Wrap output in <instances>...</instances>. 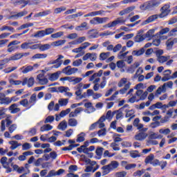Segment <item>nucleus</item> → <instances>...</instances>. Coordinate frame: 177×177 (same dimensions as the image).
Wrapping results in <instances>:
<instances>
[{
    "label": "nucleus",
    "instance_id": "obj_6",
    "mask_svg": "<svg viewBox=\"0 0 177 177\" xmlns=\"http://www.w3.org/2000/svg\"><path fill=\"white\" fill-rule=\"evenodd\" d=\"M174 86V82L172 81H169L167 83H165L162 86H160L157 90H156V94L157 95H161V93L167 92V88H172Z\"/></svg>",
    "mask_w": 177,
    "mask_h": 177
},
{
    "label": "nucleus",
    "instance_id": "obj_18",
    "mask_svg": "<svg viewBox=\"0 0 177 177\" xmlns=\"http://www.w3.org/2000/svg\"><path fill=\"white\" fill-rule=\"evenodd\" d=\"M19 105L17 104H11L8 109L11 111L12 114H16V113H19L20 111V108H18Z\"/></svg>",
    "mask_w": 177,
    "mask_h": 177
},
{
    "label": "nucleus",
    "instance_id": "obj_24",
    "mask_svg": "<svg viewBox=\"0 0 177 177\" xmlns=\"http://www.w3.org/2000/svg\"><path fill=\"white\" fill-rule=\"evenodd\" d=\"M68 125H69V127H77V125H78V120L75 118H69Z\"/></svg>",
    "mask_w": 177,
    "mask_h": 177
},
{
    "label": "nucleus",
    "instance_id": "obj_60",
    "mask_svg": "<svg viewBox=\"0 0 177 177\" xmlns=\"http://www.w3.org/2000/svg\"><path fill=\"white\" fill-rule=\"evenodd\" d=\"M82 64V59H79L73 62V66L74 67H78Z\"/></svg>",
    "mask_w": 177,
    "mask_h": 177
},
{
    "label": "nucleus",
    "instance_id": "obj_47",
    "mask_svg": "<svg viewBox=\"0 0 177 177\" xmlns=\"http://www.w3.org/2000/svg\"><path fill=\"white\" fill-rule=\"evenodd\" d=\"M35 102H37V94L33 93L29 100V103L32 104V106H34V104H35Z\"/></svg>",
    "mask_w": 177,
    "mask_h": 177
},
{
    "label": "nucleus",
    "instance_id": "obj_21",
    "mask_svg": "<svg viewBox=\"0 0 177 177\" xmlns=\"http://www.w3.org/2000/svg\"><path fill=\"white\" fill-rule=\"evenodd\" d=\"M104 121H106V115H102L97 122V125H98V128H104Z\"/></svg>",
    "mask_w": 177,
    "mask_h": 177
},
{
    "label": "nucleus",
    "instance_id": "obj_9",
    "mask_svg": "<svg viewBox=\"0 0 177 177\" xmlns=\"http://www.w3.org/2000/svg\"><path fill=\"white\" fill-rule=\"evenodd\" d=\"M177 44V38L176 37H171L168 39L166 41V46L167 50H171L174 45H176Z\"/></svg>",
    "mask_w": 177,
    "mask_h": 177
},
{
    "label": "nucleus",
    "instance_id": "obj_1",
    "mask_svg": "<svg viewBox=\"0 0 177 177\" xmlns=\"http://www.w3.org/2000/svg\"><path fill=\"white\" fill-rule=\"evenodd\" d=\"M161 5V0H150L140 6V10H154Z\"/></svg>",
    "mask_w": 177,
    "mask_h": 177
},
{
    "label": "nucleus",
    "instance_id": "obj_40",
    "mask_svg": "<svg viewBox=\"0 0 177 177\" xmlns=\"http://www.w3.org/2000/svg\"><path fill=\"white\" fill-rule=\"evenodd\" d=\"M104 13H106V11L103 10H100L98 11H93L91 12V15L93 17L95 16H103V15H104Z\"/></svg>",
    "mask_w": 177,
    "mask_h": 177
},
{
    "label": "nucleus",
    "instance_id": "obj_52",
    "mask_svg": "<svg viewBox=\"0 0 177 177\" xmlns=\"http://www.w3.org/2000/svg\"><path fill=\"white\" fill-rule=\"evenodd\" d=\"M68 103V99L62 98L59 100V104H60V106H67Z\"/></svg>",
    "mask_w": 177,
    "mask_h": 177
},
{
    "label": "nucleus",
    "instance_id": "obj_46",
    "mask_svg": "<svg viewBox=\"0 0 177 177\" xmlns=\"http://www.w3.org/2000/svg\"><path fill=\"white\" fill-rule=\"evenodd\" d=\"M31 147H32L31 144H30L28 142H25L22 145V150L24 151L30 150V149H31Z\"/></svg>",
    "mask_w": 177,
    "mask_h": 177
},
{
    "label": "nucleus",
    "instance_id": "obj_42",
    "mask_svg": "<svg viewBox=\"0 0 177 177\" xmlns=\"http://www.w3.org/2000/svg\"><path fill=\"white\" fill-rule=\"evenodd\" d=\"M6 111H8L7 109L3 107L0 109V120H2V118H5V117H6Z\"/></svg>",
    "mask_w": 177,
    "mask_h": 177
},
{
    "label": "nucleus",
    "instance_id": "obj_5",
    "mask_svg": "<svg viewBox=\"0 0 177 177\" xmlns=\"http://www.w3.org/2000/svg\"><path fill=\"white\" fill-rule=\"evenodd\" d=\"M110 19L107 17H96L90 20V24L96 26L97 24H104V23H107Z\"/></svg>",
    "mask_w": 177,
    "mask_h": 177
},
{
    "label": "nucleus",
    "instance_id": "obj_8",
    "mask_svg": "<svg viewBox=\"0 0 177 177\" xmlns=\"http://www.w3.org/2000/svg\"><path fill=\"white\" fill-rule=\"evenodd\" d=\"M1 164L2 166L6 169V173L10 174L12 172V168L9 166V162H8V158L6 156H3L1 158L0 160Z\"/></svg>",
    "mask_w": 177,
    "mask_h": 177
},
{
    "label": "nucleus",
    "instance_id": "obj_51",
    "mask_svg": "<svg viewBox=\"0 0 177 177\" xmlns=\"http://www.w3.org/2000/svg\"><path fill=\"white\" fill-rule=\"evenodd\" d=\"M98 136H106V133H107V129H106L105 128L102 129L100 130H99L97 132Z\"/></svg>",
    "mask_w": 177,
    "mask_h": 177
},
{
    "label": "nucleus",
    "instance_id": "obj_33",
    "mask_svg": "<svg viewBox=\"0 0 177 177\" xmlns=\"http://www.w3.org/2000/svg\"><path fill=\"white\" fill-rule=\"evenodd\" d=\"M154 160V155L153 153L149 154L145 160L146 164H151Z\"/></svg>",
    "mask_w": 177,
    "mask_h": 177
},
{
    "label": "nucleus",
    "instance_id": "obj_7",
    "mask_svg": "<svg viewBox=\"0 0 177 177\" xmlns=\"http://www.w3.org/2000/svg\"><path fill=\"white\" fill-rule=\"evenodd\" d=\"M77 71L78 68H71V66H68L62 69V73H63V74H66V75H73V74H75Z\"/></svg>",
    "mask_w": 177,
    "mask_h": 177
},
{
    "label": "nucleus",
    "instance_id": "obj_48",
    "mask_svg": "<svg viewBox=\"0 0 177 177\" xmlns=\"http://www.w3.org/2000/svg\"><path fill=\"white\" fill-rule=\"evenodd\" d=\"M54 121H55V116L49 115L46 118L44 121V124H49V123L50 124Z\"/></svg>",
    "mask_w": 177,
    "mask_h": 177
},
{
    "label": "nucleus",
    "instance_id": "obj_37",
    "mask_svg": "<svg viewBox=\"0 0 177 177\" xmlns=\"http://www.w3.org/2000/svg\"><path fill=\"white\" fill-rule=\"evenodd\" d=\"M12 100H13V99H10V97H5L1 100L0 103H1V104L8 105V104H10V103H12Z\"/></svg>",
    "mask_w": 177,
    "mask_h": 177
},
{
    "label": "nucleus",
    "instance_id": "obj_30",
    "mask_svg": "<svg viewBox=\"0 0 177 177\" xmlns=\"http://www.w3.org/2000/svg\"><path fill=\"white\" fill-rule=\"evenodd\" d=\"M145 53V48H142L140 50H134L132 51L133 56H142Z\"/></svg>",
    "mask_w": 177,
    "mask_h": 177
},
{
    "label": "nucleus",
    "instance_id": "obj_45",
    "mask_svg": "<svg viewBox=\"0 0 177 177\" xmlns=\"http://www.w3.org/2000/svg\"><path fill=\"white\" fill-rule=\"evenodd\" d=\"M130 156L132 158H138V157H140V155L139 154V151L136 150L131 151Z\"/></svg>",
    "mask_w": 177,
    "mask_h": 177
},
{
    "label": "nucleus",
    "instance_id": "obj_13",
    "mask_svg": "<svg viewBox=\"0 0 177 177\" xmlns=\"http://www.w3.org/2000/svg\"><path fill=\"white\" fill-rule=\"evenodd\" d=\"M88 59H90L91 62H95L96 59H97V54L95 53H87L84 57L83 60L86 61Z\"/></svg>",
    "mask_w": 177,
    "mask_h": 177
},
{
    "label": "nucleus",
    "instance_id": "obj_20",
    "mask_svg": "<svg viewBox=\"0 0 177 177\" xmlns=\"http://www.w3.org/2000/svg\"><path fill=\"white\" fill-rule=\"evenodd\" d=\"M146 138H147V133L144 132H140L135 136L136 140H145Z\"/></svg>",
    "mask_w": 177,
    "mask_h": 177
},
{
    "label": "nucleus",
    "instance_id": "obj_3",
    "mask_svg": "<svg viewBox=\"0 0 177 177\" xmlns=\"http://www.w3.org/2000/svg\"><path fill=\"white\" fill-rule=\"evenodd\" d=\"M131 85H132V84L131 83V82L128 81V79L125 77L122 78L118 83V88H122V86L124 87L119 91V93H120V95H124V93H127L128 89L131 88Z\"/></svg>",
    "mask_w": 177,
    "mask_h": 177
},
{
    "label": "nucleus",
    "instance_id": "obj_22",
    "mask_svg": "<svg viewBox=\"0 0 177 177\" xmlns=\"http://www.w3.org/2000/svg\"><path fill=\"white\" fill-rule=\"evenodd\" d=\"M87 35H88L89 39H92L97 37V31L95 29H92L87 32Z\"/></svg>",
    "mask_w": 177,
    "mask_h": 177
},
{
    "label": "nucleus",
    "instance_id": "obj_54",
    "mask_svg": "<svg viewBox=\"0 0 177 177\" xmlns=\"http://www.w3.org/2000/svg\"><path fill=\"white\" fill-rule=\"evenodd\" d=\"M159 133H162V135H169L171 133V129H159Z\"/></svg>",
    "mask_w": 177,
    "mask_h": 177
},
{
    "label": "nucleus",
    "instance_id": "obj_49",
    "mask_svg": "<svg viewBox=\"0 0 177 177\" xmlns=\"http://www.w3.org/2000/svg\"><path fill=\"white\" fill-rule=\"evenodd\" d=\"M28 13V10H24L23 11L20 12H17V19H19L20 17H23L26 15H27Z\"/></svg>",
    "mask_w": 177,
    "mask_h": 177
},
{
    "label": "nucleus",
    "instance_id": "obj_17",
    "mask_svg": "<svg viewBox=\"0 0 177 177\" xmlns=\"http://www.w3.org/2000/svg\"><path fill=\"white\" fill-rule=\"evenodd\" d=\"M75 30H76V31H85L86 30H89V27H88V23H82L80 26H76Z\"/></svg>",
    "mask_w": 177,
    "mask_h": 177
},
{
    "label": "nucleus",
    "instance_id": "obj_62",
    "mask_svg": "<svg viewBox=\"0 0 177 177\" xmlns=\"http://www.w3.org/2000/svg\"><path fill=\"white\" fill-rule=\"evenodd\" d=\"M81 81H82V77H73L72 82H73V85H77V84H80Z\"/></svg>",
    "mask_w": 177,
    "mask_h": 177
},
{
    "label": "nucleus",
    "instance_id": "obj_10",
    "mask_svg": "<svg viewBox=\"0 0 177 177\" xmlns=\"http://www.w3.org/2000/svg\"><path fill=\"white\" fill-rule=\"evenodd\" d=\"M19 44H20V41L17 40H14L10 42L9 44L8 45V50H7L8 53H12V52L16 50V49H17V46H16V45H19Z\"/></svg>",
    "mask_w": 177,
    "mask_h": 177
},
{
    "label": "nucleus",
    "instance_id": "obj_61",
    "mask_svg": "<svg viewBox=\"0 0 177 177\" xmlns=\"http://www.w3.org/2000/svg\"><path fill=\"white\" fill-rule=\"evenodd\" d=\"M177 27L173 28L169 32V37H176Z\"/></svg>",
    "mask_w": 177,
    "mask_h": 177
},
{
    "label": "nucleus",
    "instance_id": "obj_39",
    "mask_svg": "<svg viewBox=\"0 0 177 177\" xmlns=\"http://www.w3.org/2000/svg\"><path fill=\"white\" fill-rule=\"evenodd\" d=\"M5 30H8V31H10L11 32H15V28L12 26H3L0 28V31H5Z\"/></svg>",
    "mask_w": 177,
    "mask_h": 177
},
{
    "label": "nucleus",
    "instance_id": "obj_36",
    "mask_svg": "<svg viewBox=\"0 0 177 177\" xmlns=\"http://www.w3.org/2000/svg\"><path fill=\"white\" fill-rule=\"evenodd\" d=\"M154 29L149 30L145 35V38H148V39H151L153 37H154Z\"/></svg>",
    "mask_w": 177,
    "mask_h": 177
},
{
    "label": "nucleus",
    "instance_id": "obj_57",
    "mask_svg": "<svg viewBox=\"0 0 177 177\" xmlns=\"http://www.w3.org/2000/svg\"><path fill=\"white\" fill-rule=\"evenodd\" d=\"M29 136H35L37 135V128L33 127L28 131Z\"/></svg>",
    "mask_w": 177,
    "mask_h": 177
},
{
    "label": "nucleus",
    "instance_id": "obj_53",
    "mask_svg": "<svg viewBox=\"0 0 177 177\" xmlns=\"http://www.w3.org/2000/svg\"><path fill=\"white\" fill-rule=\"evenodd\" d=\"M59 91L61 93H66V92H70V88L68 87H66V86H59L58 88Z\"/></svg>",
    "mask_w": 177,
    "mask_h": 177
},
{
    "label": "nucleus",
    "instance_id": "obj_55",
    "mask_svg": "<svg viewBox=\"0 0 177 177\" xmlns=\"http://www.w3.org/2000/svg\"><path fill=\"white\" fill-rule=\"evenodd\" d=\"M17 129V124H13L8 127L10 133H13V131Z\"/></svg>",
    "mask_w": 177,
    "mask_h": 177
},
{
    "label": "nucleus",
    "instance_id": "obj_15",
    "mask_svg": "<svg viewBox=\"0 0 177 177\" xmlns=\"http://www.w3.org/2000/svg\"><path fill=\"white\" fill-rule=\"evenodd\" d=\"M28 156H34V152L30 151H25L22 153V155H20L18 157V160L19 161H26V160H27V157H28Z\"/></svg>",
    "mask_w": 177,
    "mask_h": 177
},
{
    "label": "nucleus",
    "instance_id": "obj_14",
    "mask_svg": "<svg viewBox=\"0 0 177 177\" xmlns=\"http://www.w3.org/2000/svg\"><path fill=\"white\" fill-rule=\"evenodd\" d=\"M71 111V109L68 108L66 110L62 111L59 113V115L56 114L55 115V120L56 121H60V117H66L67 114H70V112Z\"/></svg>",
    "mask_w": 177,
    "mask_h": 177
},
{
    "label": "nucleus",
    "instance_id": "obj_43",
    "mask_svg": "<svg viewBox=\"0 0 177 177\" xmlns=\"http://www.w3.org/2000/svg\"><path fill=\"white\" fill-rule=\"evenodd\" d=\"M111 53L110 52H106V53H102L100 55V60H106L109 56H110Z\"/></svg>",
    "mask_w": 177,
    "mask_h": 177
},
{
    "label": "nucleus",
    "instance_id": "obj_28",
    "mask_svg": "<svg viewBox=\"0 0 177 177\" xmlns=\"http://www.w3.org/2000/svg\"><path fill=\"white\" fill-rule=\"evenodd\" d=\"M20 70H22L23 74H27L28 73H30V71H32L34 70V66H28L26 67L23 66L20 68Z\"/></svg>",
    "mask_w": 177,
    "mask_h": 177
},
{
    "label": "nucleus",
    "instance_id": "obj_38",
    "mask_svg": "<svg viewBox=\"0 0 177 177\" xmlns=\"http://www.w3.org/2000/svg\"><path fill=\"white\" fill-rule=\"evenodd\" d=\"M145 38H146L145 35H137L134 37V41H135V42H142V41H145Z\"/></svg>",
    "mask_w": 177,
    "mask_h": 177
},
{
    "label": "nucleus",
    "instance_id": "obj_44",
    "mask_svg": "<svg viewBox=\"0 0 177 177\" xmlns=\"http://www.w3.org/2000/svg\"><path fill=\"white\" fill-rule=\"evenodd\" d=\"M67 8L64 6H61L59 8H55L54 10V13L55 15H59V13H62V12H64Z\"/></svg>",
    "mask_w": 177,
    "mask_h": 177
},
{
    "label": "nucleus",
    "instance_id": "obj_29",
    "mask_svg": "<svg viewBox=\"0 0 177 177\" xmlns=\"http://www.w3.org/2000/svg\"><path fill=\"white\" fill-rule=\"evenodd\" d=\"M21 59V53H15L14 55L10 57L9 59H6L7 62H10V60H20Z\"/></svg>",
    "mask_w": 177,
    "mask_h": 177
},
{
    "label": "nucleus",
    "instance_id": "obj_2",
    "mask_svg": "<svg viewBox=\"0 0 177 177\" xmlns=\"http://www.w3.org/2000/svg\"><path fill=\"white\" fill-rule=\"evenodd\" d=\"M120 167V162L116 160L111 161L109 165L103 166L101 169H102V175L104 176L109 175L111 171L117 169Z\"/></svg>",
    "mask_w": 177,
    "mask_h": 177
},
{
    "label": "nucleus",
    "instance_id": "obj_11",
    "mask_svg": "<svg viewBox=\"0 0 177 177\" xmlns=\"http://www.w3.org/2000/svg\"><path fill=\"white\" fill-rule=\"evenodd\" d=\"M169 8H171L169 3L165 4L163 7H162L161 14L159 15L160 17H165V16H168L171 12V10H169Z\"/></svg>",
    "mask_w": 177,
    "mask_h": 177
},
{
    "label": "nucleus",
    "instance_id": "obj_12",
    "mask_svg": "<svg viewBox=\"0 0 177 177\" xmlns=\"http://www.w3.org/2000/svg\"><path fill=\"white\" fill-rule=\"evenodd\" d=\"M84 111V108L78 107L76 108L74 111H71L68 115L69 118H75V117L78 116V114H81Z\"/></svg>",
    "mask_w": 177,
    "mask_h": 177
},
{
    "label": "nucleus",
    "instance_id": "obj_35",
    "mask_svg": "<svg viewBox=\"0 0 177 177\" xmlns=\"http://www.w3.org/2000/svg\"><path fill=\"white\" fill-rule=\"evenodd\" d=\"M46 57H48V55L47 54H35V55H33L32 57V59H46Z\"/></svg>",
    "mask_w": 177,
    "mask_h": 177
},
{
    "label": "nucleus",
    "instance_id": "obj_32",
    "mask_svg": "<svg viewBox=\"0 0 177 177\" xmlns=\"http://www.w3.org/2000/svg\"><path fill=\"white\" fill-rule=\"evenodd\" d=\"M85 135L86 134L84 132H82L80 134H78L76 142H77V143H81V142H84L85 140Z\"/></svg>",
    "mask_w": 177,
    "mask_h": 177
},
{
    "label": "nucleus",
    "instance_id": "obj_26",
    "mask_svg": "<svg viewBox=\"0 0 177 177\" xmlns=\"http://www.w3.org/2000/svg\"><path fill=\"white\" fill-rule=\"evenodd\" d=\"M57 129L60 131H66L67 129V122L66 120L62 121L57 126Z\"/></svg>",
    "mask_w": 177,
    "mask_h": 177
},
{
    "label": "nucleus",
    "instance_id": "obj_34",
    "mask_svg": "<svg viewBox=\"0 0 177 177\" xmlns=\"http://www.w3.org/2000/svg\"><path fill=\"white\" fill-rule=\"evenodd\" d=\"M45 30H39V31H37V32H35L34 35H33V37L35 38H42V37H45Z\"/></svg>",
    "mask_w": 177,
    "mask_h": 177
},
{
    "label": "nucleus",
    "instance_id": "obj_27",
    "mask_svg": "<svg viewBox=\"0 0 177 177\" xmlns=\"http://www.w3.org/2000/svg\"><path fill=\"white\" fill-rule=\"evenodd\" d=\"M52 129H53V127L49 124H46L41 127L40 131L45 132L48 131H52Z\"/></svg>",
    "mask_w": 177,
    "mask_h": 177
},
{
    "label": "nucleus",
    "instance_id": "obj_16",
    "mask_svg": "<svg viewBox=\"0 0 177 177\" xmlns=\"http://www.w3.org/2000/svg\"><path fill=\"white\" fill-rule=\"evenodd\" d=\"M157 19H158V15H151L142 23V26H146V24H149V23H153V21L157 20Z\"/></svg>",
    "mask_w": 177,
    "mask_h": 177
},
{
    "label": "nucleus",
    "instance_id": "obj_56",
    "mask_svg": "<svg viewBox=\"0 0 177 177\" xmlns=\"http://www.w3.org/2000/svg\"><path fill=\"white\" fill-rule=\"evenodd\" d=\"M145 169H142V170H138L137 171L134 172L133 174V176H142V175H143V174H145Z\"/></svg>",
    "mask_w": 177,
    "mask_h": 177
},
{
    "label": "nucleus",
    "instance_id": "obj_63",
    "mask_svg": "<svg viewBox=\"0 0 177 177\" xmlns=\"http://www.w3.org/2000/svg\"><path fill=\"white\" fill-rule=\"evenodd\" d=\"M115 177H126L127 176V172L126 171H119L115 173Z\"/></svg>",
    "mask_w": 177,
    "mask_h": 177
},
{
    "label": "nucleus",
    "instance_id": "obj_25",
    "mask_svg": "<svg viewBox=\"0 0 177 177\" xmlns=\"http://www.w3.org/2000/svg\"><path fill=\"white\" fill-rule=\"evenodd\" d=\"M52 11H50V10H45L35 14V17H44V16H48V15H50Z\"/></svg>",
    "mask_w": 177,
    "mask_h": 177
},
{
    "label": "nucleus",
    "instance_id": "obj_41",
    "mask_svg": "<svg viewBox=\"0 0 177 177\" xmlns=\"http://www.w3.org/2000/svg\"><path fill=\"white\" fill-rule=\"evenodd\" d=\"M39 49L44 52L45 50L50 49V46L49 44H39Z\"/></svg>",
    "mask_w": 177,
    "mask_h": 177
},
{
    "label": "nucleus",
    "instance_id": "obj_64",
    "mask_svg": "<svg viewBox=\"0 0 177 177\" xmlns=\"http://www.w3.org/2000/svg\"><path fill=\"white\" fill-rule=\"evenodd\" d=\"M63 34V32H57V33L51 35V38H60V37H62Z\"/></svg>",
    "mask_w": 177,
    "mask_h": 177
},
{
    "label": "nucleus",
    "instance_id": "obj_31",
    "mask_svg": "<svg viewBox=\"0 0 177 177\" xmlns=\"http://www.w3.org/2000/svg\"><path fill=\"white\" fill-rule=\"evenodd\" d=\"M171 59V56L167 55V56H160L158 58H157V60L158 61L159 63H165V62H168Z\"/></svg>",
    "mask_w": 177,
    "mask_h": 177
},
{
    "label": "nucleus",
    "instance_id": "obj_4",
    "mask_svg": "<svg viewBox=\"0 0 177 177\" xmlns=\"http://www.w3.org/2000/svg\"><path fill=\"white\" fill-rule=\"evenodd\" d=\"M127 21V18H124V17H120L117 18L115 21H113L112 22H109V24L104 26L105 28H111L113 27H115V26H118V24H124Z\"/></svg>",
    "mask_w": 177,
    "mask_h": 177
},
{
    "label": "nucleus",
    "instance_id": "obj_23",
    "mask_svg": "<svg viewBox=\"0 0 177 177\" xmlns=\"http://www.w3.org/2000/svg\"><path fill=\"white\" fill-rule=\"evenodd\" d=\"M9 145H11L10 149H11V150H16V149H17V147L22 146L21 143H19L17 141H10L9 142Z\"/></svg>",
    "mask_w": 177,
    "mask_h": 177
},
{
    "label": "nucleus",
    "instance_id": "obj_50",
    "mask_svg": "<svg viewBox=\"0 0 177 177\" xmlns=\"http://www.w3.org/2000/svg\"><path fill=\"white\" fill-rule=\"evenodd\" d=\"M30 45H32V42H24L21 45V49H30Z\"/></svg>",
    "mask_w": 177,
    "mask_h": 177
},
{
    "label": "nucleus",
    "instance_id": "obj_58",
    "mask_svg": "<svg viewBox=\"0 0 177 177\" xmlns=\"http://www.w3.org/2000/svg\"><path fill=\"white\" fill-rule=\"evenodd\" d=\"M9 82L11 85H21V80H15L13 79H10Z\"/></svg>",
    "mask_w": 177,
    "mask_h": 177
},
{
    "label": "nucleus",
    "instance_id": "obj_59",
    "mask_svg": "<svg viewBox=\"0 0 177 177\" xmlns=\"http://www.w3.org/2000/svg\"><path fill=\"white\" fill-rule=\"evenodd\" d=\"M68 39H77L78 38V34L77 33H71L68 36H66Z\"/></svg>",
    "mask_w": 177,
    "mask_h": 177
},
{
    "label": "nucleus",
    "instance_id": "obj_19",
    "mask_svg": "<svg viewBox=\"0 0 177 177\" xmlns=\"http://www.w3.org/2000/svg\"><path fill=\"white\" fill-rule=\"evenodd\" d=\"M60 74H62V71H58L54 73H52L49 76V80L50 81H56L57 80L59 79Z\"/></svg>",
    "mask_w": 177,
    "mask_h": 177
}]
</instances>
